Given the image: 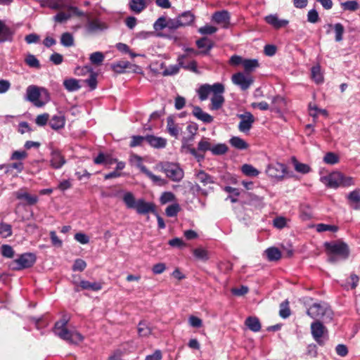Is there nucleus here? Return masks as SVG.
Returning <instances> with one entry per match:
<instances>
[{
  "label": "nucleus",
  "mask_w": 360,
  "mask_h": 360,
  "mask_svg": "<svg viewBox=\"0 0 360 360\" xmlns=\"http://www.w3.org/2000/svg\"><path fill=\"white\" fill-rule=\"evenodd\" d=\"M68 319L63 318L55 323L53 332L60 338L72 344H79L84 340L82 334L75 330H70L67 328Z\"/></svg>",
  "instance_id": "1"
},
{
  "label": "nucleus",
  "mask_w": 360,
  "mask_h": 360,
  "mask_svg": "<svg viewBox=\"0 0 360 360\" xmlns=\"http://www.w3.org/2000/svg\"><path fill=\"white\" fill-rule=\"evenodd\" d=\"M26 99L32 103L36 107L40 108L49 101L50 96L45 88L30 85L26 89Z\"/></svg>",
  "instance_id": "2"
},
{
  "label": "nucleus",
  "mask_w": 360,
  "mask_h": 360,
  "mask_svg": "<svg viewBox=\"0 0 360 360\" xmlns=\"http://www.w3.org/2000/svg\"><path fill=\"white\" fill-rule=\"evenodd\" d=\"M129 162L132 165H135L140 170L145 174L151 181L158 186H163L165 184L166 181L162 179L161 177L153 174L151 172H150L146 166H144L142 163V158L137 155H131L129 158Z\"/></svg>",
  "instance_id": "3"
},
{
  "label": "nucleus",
  "mask_w": 360,
  "mask_h": 360,
  "mask_svg": "<svg viewBox=\"0 0 360 360\" xmlns=\"http://www.w3.org/2000/svg\"><path fill=\"white\" fill-rule=\"evenodd\" d=\"M161 170L175 182L180 181L184 177L183 169L176 164L172 162H164L160 165Z\"/></svg>",
  "instance_id": "4"
},
{
  "label": "nucleus",
  "mask_w": 360,
  "mask_h": 360,
  "mask_svg": "<svg viewBox=\"0 0 360 360\" xmlns=\"http://www.w3.org/2000/svg\"><path fill=\"white\" fill-rule=\"evenodd\" d=\"M332 314L331 309L326 304L319 303H314L307 310V314L312 319H321L326 316L330 320Z\"/></svg>",
  "instance_id": "5"
},
{
  "label": "nucleus",
  "mask_w": 360,
  "mask_h": 360,
  "mask_svg": "<svg viewBox=\"0 0 360 360\" xmlns=\"http://www.w3.org/2000/svg\"><path fill=\"white\" fill-rule=\"evenodd\" d=\"M36 261V257L32 253L21 255L18 259L13 260L10 267L13 270H20L32 266Z\"/></svg>",
  "instance_id": "6"
},
{
  "label": "nucleus",
  "mask_w": 360,
  "mask_h": 360,
  "mask_svg": "<svg viewBox=\"0 0 360 360\" xmlns=\"http://www.w3.org/2000/svg\"><path fill=\"white\" fill-rule=\"evenodd\" d=\"M325 246L326 250L331 254L337 255L346 258L349 255V249L345 243L342 242H333L326 243Z\"/></svg>",
  "instance_id": "7"
},
{
  "label": "nucleus",
  "mask_w": 360,
  "mask_h": 360,
  "mask_svg": "<svg viewBox=\"0 0 360 360\" xmlns=\"http://www.w3.org/2000/svg\"><path fill=\"white\" fill-rule=\"evenodd\" d=\"M311 331L314 340L320 345H323L324 344V335L328 333L323 323L318 321L313 322L311 324Z\"/></svg>",
  "instance_id": "8"
},
{
  "label": "nucleus",
  "mask_w": 360,
  "mask_h": 360,
  "mask_svg": "<svg viewBox=\"0 0 360 360\" xmlns=\"http://www.w3.org/2000/svg\"><path fill=\"white\" fill-rule=\"evenodd\" d=\"M224 92V86L221 83H215L213 85L204 84L198 89L199 98L201 101H205L208 98L210 93Z\"/></svg>",
  "instance_id": "9"
},
{
  "label": "nucleus",
  "mask_w": 360,
  "mask_h": 360,
  "mask_svg": "<svg viewBox=\"0 0 360 360\" xmlns=\"http://www.w3.org/2000/svg\"><path fill=\"white\" fill-rule=\"evenodd\" d=\"M232 82L243 90L248 89L253 82L252 77L249 74L237 72L232 76Z\"/></svg>",
  "instance_id": "10"
},
{
  "label": "nucleus",
  "mask_w": 360,
  "mask_h": 360,
  "mask_svg": "<svg viewBox=\"0 0 360 360\" xmlns=\"http://www.w3.org/2000/svg\"><path fill=\"white\" fill-rule=\"evenodd\" d=\"M342 180V174L340 172H333L327 176L321 177V181L323 184L333 188L340 186Z\"/></svg>",
  "instance_id": "11"
},
{
  "label": "nucleus",
  "mask_w": 360,
  "mask_h": 360,
  "mask_svg": "<svg viewBox=\"0 0 360 360\" xmlns=\"http://www.w3.org/2000/svg\"><path fill=\"white\" fill-rule=\"evenodd\" d=\"M266 172L272 178L281 179L286 173V167L284 164L276 162L269 165Z\"/></svg>",
  "instance_id": "12"
},
{
  "label": "nucleus",
  "mask_w": 360,
  "mask_h": 360,
  "mask_svg": "<svg viewBox=\"0 0 360 360\" xmlns=\"http://www.w3.org/2000/svg\"><path fill=\"white\" fill-rule=\"evenodd\" d=\"M238 117L240 119L238 124L240 131L244 133L249 131L255 122L254 116L250 112H246L244 114L238 115Z\"/></svg>",
  "instance_id": "13"
},
{
  "label": "nucleus",
  "mask_w": 360,
  "mask_h": 360,
  "mask_svg": "<svg viewBox=\"0 0 360 360\" xmlns=\"http://www.w3.org/2000/svg\"><path fill=\"white\" fill-rule=\"evenodd\" d=\"M212 20L223 28H228L230 25V13L226 10L217 11L213 13Z\"/></svg>",
  "instance_id": "14"
},
{
  "label": "nucleus",
  "mask_w": 360,
  "mask_h": 360,
  "mask_svg": "<svg viewBox=\"0 0 360 360\" xmlns=\"http://www.w3.org/2000/svg\"><path fill=\"white\" fill-rule=\"evenodd\" d=\"M17 199L22 200V203L28 205H35L38 202V197L30 195L25 189L22 188L13 193Z\"/></svg>",
  "instance_id": "15"
},
{
  "label": "nucleus",
  "mask_w": 360,
  "mask_h": 360,
  "mask_svg": "<svg viewBox=\"0 0 360 360\" xmlns=\"http://www.w3.org/2000/svg\"><path fill=\"white\" fill-rule=\"evenodd\" d=\"M112 69L117 72V73H122L124 72V70L127 68H131L134 72L139 73L141 71V68L136 65H132L128 61H119L116 63H113L111 65Z\"/></svg>",
  "instance_id": "16"
},
{
  "label": "nucleus",
  "mask_w": 360,
  "mask_h": 360,
  "mask_svg": "<svg viewBox=\"0 0 360 360\" xmlns=\"http://www.w3.org/2000/svg\"><path fill=\"white\" fill-rule=\"evenodd\" d=\"M264 20L266 23L269 24L275 29H280L281 27H284L287 26L289 23V21L288 20L279 19L276 14H271L266 15L264 18Z\"/></svg>",
  "instance_id": "17"
},
{
  "label": "nucleus",
  "mask_w": 360,
  "mask_h": 360,
  "mask_svg": "<svg viewBox=\"0 0 360 360\" xmlns=\"http://www.w3.org/2000/svg\"><path fill=\"white\" fill-rule=\"evenodd\" d=\"M14 32L6 25L4 21L0 20V43L11 41Z\"/></svg>",
  "instance_id": "18"
},
{
  "label": "nucleus",
  "mask_w": 360,
  "mask_h": 360,
  "mask_svg": "<svg viewBox=\"0 0 360 360\" xmlns=\"http://www.w3.org/2000/svg\"><path fill=\"white\" fill-rule=\"evenodd\" d=\"M134 209L139 214H146L150 212H155L154 205L151 202H146L143 199L137 200V203Z\"/></svg>",
  "instance_id": "19"
},
{
  "label": "nucleus",
  "mask_w": 360,
  "mask_h": 360,
  "mask_svg": "<svg viewBox=\"0 0 360 360\" xmlns=\"http://www.w3.org/2000/svg\"><path fill=\"white\" fill-rule=\"evenodd\" d=\"M49 124L54 130L63 129L65 124V117L62 113L54 115L49 117Z\"/></svg>",
  "instance_id": "20"
},
{
  "label": "nucleus",
  "mask_w": 360,
  "mask_h": 360,
  "mask_svg": "<svg viewBox=\"0 0 360 360\" xmlns=\"http://www.w3.org/2000/svg\"><path fill=\"white\" fill-rule=\"evenodd\" d=\"M51 166L54 169H60L65 163V158L60 151L53 150L50 158Z\"/></svg>",
  "instance_id": "21"
},
{
  "label": "nucleus",
  "mask_w": 360,
  "mask_h": 360,
  "mask_svg": "<svg viewBox=\"0 0 360 360\" xmlns=\"http://www.w3.org/2000/svg\"><path fill=\"white\" fill-rule=\"evenodd\" d=\"M146 141L155 148H163L167 145V140L165 138L153 135L146 136Z\"/></svg>",
  "instance_id": "22"
},
{
  "label": "nucleus",
  "mask_w": 360,
  "mask_h": 360,
  "mask_svg": "<svg viewBox=\"0 0 360 360\" xmlns=\"http://www.w3.org/2000/svg\"><path fill=\"white\" fill-rule=\"evenodd\" d=\"M86 29L89 32L94 33L107 29V26L104 22L96 19L88 21Z\"/></svg>",
  "instance_id": "23"
},
{
  "label": "nucleus",
  "mask_w": 360,
  "mask_h": 360,
  "mask_svg": "<svg viewBox=\"0 0 360 360\" xmlns=\"http://www.w3.org/2000/svg\"><path fill=\"white\" fill-rule=\"evenodd\" d=\"M181 27L191 25L195 20V15L191 11H185L177 17Z\"/></svg>",
  "instance_id": "24"
},
{
  "label": "nucleus",
  "mask_w": 360,
  "mask_h": 360,
  "mask_svg": "<svg viewBox=\"0 0 360 360\" xmlns=\"http://www.w3.org/2000/svg\"><path fill=\"white\" fill-rule=\"evenodd\" d=\"M193 114L198 120L205 123H211L213 121V117L208 113L202 111V110L198 106L193 108Z\"/></svg>",
  "instance_id": "25"
},
{
  "label": "nucleus",
  "mask_w": 360,
  "mask_h": 360,
  "mask_svg": "<svg viewBox=\"0 0 360 360\" xmlns=\"http://www.w3.org/2000/svg\"><path fill=\"white\" fill-rule=\"evenodd\" d=\"M224 92H216L214 91V93H213V96L211 98V107H210V109L211 110H218L219 109L224 102V96H222V94Z\"/></svg>",
  "instance_id": "26"
},
{
  "label": "nucleus",
  "mask_w": 360,
  "mask_h": 360,
  "mask_svg": "<svg viewBox=\"0 0 360 360\" xmlns=\"http://www.w3.org/2000/svg\"><path fill=\"white\" fill-rule=\"evenodd\" d=\"M347 199L355 210L360 209V189H355L347 195Z\"/></svg>",
  "instance_id": "27"
},
{
  "label": "nucleus",
  "mask_w": 360,
  "mask_h": 360,
  "mask_svg": "<svg viewBox=\"0 0 360 360\" xmlns=\"http://www.w3.org/2000/svg\"><path fill=\"white\" fill-rule=\"evenodd\" d=\"M129 8L135 13H141L147 6L145 0H130Z\"/></svg>",
  "instance_id": "28"
},
{
  "label": "nucleus",
  "mask_w": 360,
  "mask_h": 360,
  "mask_svg": "<svg viewBox=\"0 0 360 360\" xmlns=\"http://www.w3.org/2000/svg\"><path fill=\"white\" fill-rule=\"evenodd\" d=\"M79 287L83 290L98 291L102 288V284L99 282H90L89 281H81Z\"/></svg>",
  "instance_id": "29"
},
{
  "label": "nucleus",
  "mask_w": 360,
  "mask_h": 360,
  "mask_svg": "<svg viewBox=\"0 0 360 360\" xmlns=\"http://www.w3.org/2000/svg\"><path fill=\"white\" fill-rule=\"evenodd\" d=\"M122 200L127 208H135L137 203V200H136L135 197L132 193L124 192L123 193Z\"/></svg>",
  "instance_id": "30"
},
{
  "label": "nucleus",
  "mask_w": 360,
  "mask_h": 360,
  "mask_svg": "<svg viewBox=\"0 0 360 360\" xmlns=\"http://www.w3.org/2000/svg\"><path fill=\"white\" fill-rule=\"evenodd\" d=\"M63 85L68 91H75L81 87L79 80L73 78L64 80Z\"/></svg>",
  "instance_id": "31"
},
{
  "label": "nucleus",
  "mask_w": 360,
  "mask_h": 360,
  "mask_svg": "<svg viewBox=\"0 0 360 360\" xmlns=\"http://www.w3.org/2000/svg\"><path fill=\"white\" fill-rule=\"evenodd\" d=\"M245 325L253 332H258L261 329V324L256 317H248L245 320Z\"/></svg>",
  "instance_id": "32"
},
{
  "label": "nucleus",
  "mask_w": 360,
  "mask_h": 360,
  "mask_svg": "<svg viewBox=\"0 0 360 360\" xmlns=\"http://www.w3.org/2000/svg\"><path fill=\"white\" fill-rule=\"evenodd\" d=\"M265 254L269 261H278L281 257V251L276 248H269L265 250Z\"/></svg>",
  "instance_id": "33"
},
{
  "label": "nucleus",
  "mask_w": 360,
  "mask_h": 360,
  "mask_svg": "<svg viewBox=\"0 0 360 360\" xmlns=\"http://www.w3.org/2000/svg\"><path fill=\"white\" fill-rule=\"evenodd\" d=\"M167 129L171 136H172L175 138L178 137V136L179 134V128L175 124L173 118L171 117H169L167 119Z\"/></svg>",
  "instance_id": "34"
},
{
  "label": "nucleus",
  "mask_w": 360,
  "mask_h": 360,
  "mask_svg": "<svg viewBox=\"0 0 360 360\" xmlns=\"http://www.w3.org/2000/svg\"><path fill=\"white\" fill-rule=\"evenodd\" d=\"M60 44L65 47H70L75 45V39L70 32H64L60 37Z\"/></svg>",
  "instance_id": "35"
},
{
  "label": "nucleus",
  "mask_w": 360,
  "mask_h": 360,
  "mask_svg": "<svg viewBox=\"0 0 360 360\" xmlns=\"http://www.w3.org/2000/svg\"><path fill=\"white\" fill-rule=\"evenodd\" d=\"M229 142L233 147L239 150H244L248 147V144L243 139L238 136L232 137Z\"/></svg>",
  "instance_id": "36"
},
{
  "label": "nucleus",
  "mask_w": 360,
  "mask_h": 360,
  "mask_svg": "<svg viewBox=\"0 0 360 360\" xmlns=\"http://www.w3.org/2000/svg\"><path fill=\"white\" fill-rule=\"evenodd\" d=\"M243 67L247 73L252 72L259 67V63L257 59H245Z\"/></svg>",
  "instance_id": "37"
},
{
  "label": "nucleus",
  "mask_w": 360,
  "mask_h": 360,
  "mask_svg": "<svg viewBox=\"0 0 360 360\" xmlns=\"http://www.w3.org/2000/svg\"><path fill=\"white\" fill-rule=\"evenodd\" d=\"M292 164L295 169L297 172L304 174L309 173L311 170L310 167L308 165L300 162L295 158L292 159Z\"/></svg>",
  "instance_id": "38"
},
{
  "label": "nucleus",
  "mask_w": 360,
  "mask_h": 360,
  "mask_svg": "<svg viewBox=\"0 0 360 360\" xmlns=\"http://www.w3.org/2000/svg\"><path fill=\"white\" fill-rule=\"evenodd\" d=\"M328 27L334 28L335 34V41H341L343 39V34L345 32L343 25L341 23H336L334 25H333L332 24H329Z\"/></svg>",
  "instance_id": "39"
},
{
  "label": "nucleus",
  "mask_w": 360,
  "mask_h": 360,
  "mask_svg": "<svg viewBox=\"0 0 360 360\" xmlns=\"http://www.w3.org/2000/svg\"><path fill=\"white\" fill-rule=\"evenodd\" d=\"M242 172L248 176H257L259 175V172L252 165L245 164L241 168Z\"/></svg>",
  "instance_id": "40"
},
{
  "label": "nucleus",
  "mask_w": 360,
  "mask_h": 360,
  "mask_svg": "<svg viewBox=\"0 0 360 360\" xmlns=\"http://www.w3.org/2000/svg\"><path fill=\"white\" fill-rule=\"evenodd\" d=\"M105 58L104 54L102 52L96 51L91 53L89 56V60L91 64L95 65H100L102 64Z\"/></svg>",
  "instance_id": "41"
},
{
  "label": "nucleus",
  "mask_w": 360,
  "mask_h": 360,
  "mask_svg": "<svg viewBox=\"0 0 360 360\" xmlns=\"http://www.w3.org/2000/svg\"><path fill=\"white\" fill-rule=\"evenodd\" d=\"M340 161L338 155L333 152L326 153L323 157V162L328 165H335Z\"/></svg>",
  "instance_id": "42"
},
{
  "label": "nucleus",
  "mask_w": 360,
  "mask_h": 360,
  "mask_svg": "<svg viewBox=\"0 0 360 360\" xmlns=\"http://www.w3.org/2000/svg\"><path fill=\"white\" fill-rule=\"evenodd\" d=\"M25 63L30 68L39 69L40 68V63L35 56L29 53L25 59Z\"/></svg>",
  "instance_id": "43"
},
{
  "label": "nucleus",
  "mask_w": 360,
  "mask_h": 360,
  "mask_svg": "<svg viewBox=\"0 0 360 360\" xmlns=\"http://www.w3.org/2000/svg\"><path fill=\"white\" fill-rule=\"evenodd\" d=\"M311 77L317 84L323 82V77L319 65L314 66L311 68Z\"/></svg>",
  "instance_id": "44"
},
{
  "label": "nucleus",
  "mask_w": 360,
  "mask_h": 360,
  "mask_svg": "<svg viewBox=\"0 0 360 360\" xmlns=\"http://www.w3.org/2000/svg\"><path fill=\"white\" fill-rule=\"evenodd\" d=\"M183 57L179 58V65H172L167 68L162 72L164 76L173 75L179 71V67L181 65V60Z\"/></svg>",
  "instance_id": "45"
},
{
  "label": "nucleus",
  "mask_w": 360,
  "mask_h": 360,
  "mask_svg": "<svg viewBox=\"0 0 360 360\" xmlns=\"http://www.w3.org/2000/svg\"><path fill=\"white\" fill-rule=\"evenodd\" d=\"M196 179L204 185L213 183L212 177L204 171H200L196 174Z\"/></svg>",
  "instance_id": "46"
},
{
  "label": "nucleus",
  "mask_w": 360,
  "mask_h": 360,
  "mask_svg": "<svg viewBox=\"0 0 360 360\" xmlns=\"http://www.w3.org/2000/svg\"><path fill=\"white\" fill-rule=\"evenodd\" d=\"M315 227L316 230L320 233L324 231L336 232L338 230V227L337 226L325 224H318Z\"/></svg>",
  "instance_id": "47"
},
{
  "label": "nucleus",
  "mask_w": 360,
  "mask_h": 360,
  "mask_svg": "<svg viewBox=\"0 0 360 360\" xmlns=\"http://www.w3.org/2000/svg\"><path fill=\"white\" fill-rule=\"evenodd\" d=\"M341 7L345 11H355L359 8V5L356 1H348L341 3Z\"/></svg>",
  "instance_id": "48"
},
{
  "label": "nucleus",
  "mask_w": 360,
  "mask_h": 360,
  "mask_svg": "<svg viewBox=\"0 0 360 360\" xmlns=\"http://www.w3.org/2000/svg\"><path fill=\"white\" fill-rule=\"evenodd\" d=\"M153 28L156 31L167 28V19L165 17H160L153 24Z\"/></svg>",
  "instance_id": "49"
},
{
  "label": "nucleus",
  "mask_w": 360,
  "mask_h": 360,
  "mask_svg": "<svg viewBox=\"0 0 360 360\" xmlns=\"http://www.w3.org/2000/svg\"><path fill=\"white\" fill-rule=\"evenodd\" d=\"M115 160H112L108 157L104 155L103 153H99L98 155L94 159V163L99 165V164H104L105 165H112Z\"/></svg>",
  "instance_id": "50"
},
{
  "label": "nucleus",
  "mask_w": 360,
  "mask_h": 360,
  "mask_svg": "<svg viewBox=\"0 0 360 360\" xmlns=\"http://www.w3.org/2000/svg\"><path fill=\"white\" fill-rule=\"evenodd\" d=\"M138 332L139 335L146 337L150 334L151 329L145 322L141 321L139 324Z\"/></svg>",
  "instance_id": "51"
},
{
  "label": "nucleus",
  "mask_w": 360,
  "mask_h": 360,
  "mask_svg": "<svg viewBox=\"0 0 360 360\" xmlns=\"http://www.w3.org/2000/svg\"><path fill=\"white\" fill-rule=\"evenodd\" d=\"M180 210V207L179 204L174 203L169 205L165 210V213L167 216L172 217L177 214L179 211Z\"/></svg>",
  "instance_id": "52"
},
{
  "label": "nucleus",
  "mask_w": 360,
  "mask_h": 360,
  "mask_svg": "<svg viewBox=\"0 0 360 360\" xmlns=\"http://www.w3.org/2000/svg\"><path fill=\"white\" fill-rule=\"evenodd\" d=\"M196 44L199 49L207 48V51H210L213 46L212 43L206 37L198 39Z\"/></svg>",
  "instance_id": "53"
},
{
  "label": "nucleus",
  "mask_w": 360,
  "mask_h": 360,
  "mask_svg": "<svg viewBox=\"0 0 360 360\" xmlns=\"http://www.w3.org/2000/svg\"><path fill=\"white\" fill-rule=\"evenodd\" d=\"M0 235L4 238L11 236L12 235L11 226L7 224H0Z\"/></svg>",
  "instance_id": "54"
},
{
  "label": "nucleus",
  "mask_w": 360,
  "mask_h": 360,
  "mask_svg": "<svg viewBox=\"0 0 360 360\" xmlns=\"http://www.w3.org/2000/svg\"><path fill=\"white\" fill-rule=\"evenodd\" d=\"M49 121V115L44 113L37 116L35 123L39 127L45 126Z\"/></svg>",
  "instance_id": "55"
},
{
  "label": "nucleus",
  "mask_w": 360,
  "mask_h": 360,
  "mask_svg": "<svg viewBox=\"0 0 360 360\" xmlns=\"http://www.w3.org/2000/svg\"><path fill=\"white\" fill-rule=\"evenodd\" d=\"M194 256L200 259V260H207L208 259V252L206 250L203 248H196L193 250Z\"/></svg>",
  "instance_id": "56"
},
{
  "label": "nucleus",
  "mask_w": 360,
  "mask_h": 360,
  "mask_svg": "<svg viewBox=\"0 0 360 360\" xmlns=\"http://www.w3.org/2000/svg\"><path fill=\"white\" fill-rule=\"evenodd\" d=\"M211 143L206 139H202L198 144V150L200 152L211 151Z\"/></svg>",
  "instance_id": "57"
},
{
  "label": "nucleus",
  "mask_w": 360,
  "mask_h": 360,
  "mask_svg": "<svg viewBox=\"0 0 360 360\" xmlns=\"http://www.w3.org/2000/svg\"><path fill=\"white\" fill-rule=\"evenodd\" d=\"M227 150L228 148L225 144H217L211 148V152L214 155H223Z\"/></svg>",
  "instance_id": "58"
},
{
  "label": "nucleus",
  "mask_w": 360,
  "mask_h": 360,
  "mask_svg": "<svg viewBox=\"0 0 360 360\" xmlns=\"http://www.w3.org/2000/svg\"><path fill=\"white\" fill-rule=\"evenodd\" d=\"M307 21L311 23H316L319 21V15L316 9H311L308 11Z\"/></svg>",
  "instance_id": "59"
},
{
  "label": "nucleus",
  "mask_w": 360,
  "mask_h": 360,
  "mask_svg": "<svg viewBox=\"0 0 360 360\" xmlns=\"http://www.w3.org/2000/svg\"><path fill=\"white\" fill-rule=\"evenodd\" d=\"M217 31V27L210 25H206L201 27L198 29V32L201 34H212L215 33Z\"/></svg>",
  "instance_id": "60"
},
{
  "label": "nucleus",
  "mask_w": 360,
  "mask_h": 360,
  "mask_svg": "<svg viewBox=\"0 0 360 360\" xmlns=\"http://www.w3.org/2000/svg\"><path fill=\"white\" fill-rule=\"evenodd\" d=\"M175 195L172 192H165L160 196V202L162 204H166L169 202L174 201Z\"/></svg>",
  "instance_id": "61"
},
{
  "label": "nucleus",
  "mask_w": 360,
  "mask_h": 360,
  "mask_svg": "<svg viewBox=\"0 0 360 360\" xmlns=\"http://www.w3.org/2000/svg\"><path fill=\"white\" fill-rule=\"evenodd\" d=\"M1 254L7 258H12L14 255V251L11 246L8 245H3L1 246Z\"/></svg>",
  "instance_id": "62"
},
{
  "label": "nucleus",
  "mask_w": 360,
  "mask_h": 360,
  "mask_svg": "<svg viewBox=\"0 0 360 360\" xmlns=\"http://www.w3.org/2000/svg\"><path fill=\"white\" fill-rule=\"evenodd\" d=\"M288 302L286 301L285 302H282L280 305V311L279 314L281 317L285 319L288 317L290 314V309L288 307Z\"/></svg>",
  "instance_id": "63"
},
{
  "label": "nucleus",
  "mask_w": 360,
  "mask_h": 360,
  "mask_svg": "<svg viewBox=\"0 0 360 360\" xmlns=\"http://www.w3.org/2000/svg\"><path fill=\"white\" fill-rule=\"evenodd\" d=\"M188 323L193 328H200L202 326V321L195 316H191L188 318Z\"/></svg>",
  "instance_id": "64"
}]
</instances>
